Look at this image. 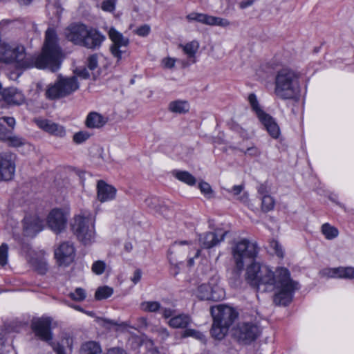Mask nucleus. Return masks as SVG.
<instances>
[{
  "label": "nucleus",
  "mask_w": 354,
  "mask_h": 354,
  "mask_svg": "<svg viewBox=\"0 0 354 354\" xmlns=\"http://www.w3.org/2000/svg\"><path fill=\"white\" fill-rule=\"evenodd\" d=\"M245 279L258 292L276 290L274 301L277 305L286 306L292 299L299 283L290 277V271L283 267L273 272L268 266L254 262L246 270Z\"/></svg>",
  "instance_id": "f257e3e1"
},
{
  "label": "nucleus",
  "mask_w": 354,
  "mask_h": 354,
  "mask_svg": "<svg viewBox=\"0 0 354 354\" xmlns=\"http://www.w3.org/2000/svg\"><path fill=\"white\" fill-rule=\"evenodd\" d=\"M12 50L11 53L13 62L20 68H49L52 71L59 68L61 50L57 44V34L53 28H49L46 31L45 41L41 55H28L24 46L18 44H12Z\"/></svg>",
  "instance_id": "f03ea898"
},
{
  "label": "nucleus",
  "mask_w": 354,
  "mask_h": 354,
  "mask_svg": "<svg viewBox=\"0 0 354 354\" xmlns=\"http://www.w3.org/2000/svg\"><path fill=\"white\" fill-rule=\"evenodd\" d=\"M274 92L281 100L299 101L301 96L299 74L288 68L278 71L274 78Z\"/></svg>",
  "instance_id": "7ed1b4c3"
},
{
  "label": "nucleus",
  "mask_w": 354,
  "mask_h": 354,
  "mask_svg": "<svg viewBox=\"0 0 354 354\" xmlns=\"http://www.w3.org/2000/svg\"><path fill=\"white\" fill-rule=\"evenodd\" d=\"M95 218L88 211H82L75 216L72 229L77 239L84 245L91 243L95 238Z\"/></svg>",
  "instance_id": "20e7f679"
},
{
  "label": "nucleus",
  "mask_w": 354,
  "mask_h": 354,
  "mask_svg": "<svg viewBox=\"0 0 354 354\" xmlns=\"http://www.w3.org/2000/svg\"><path fill=\"white\" fill-rule=\"evenodd\" d=\"M78 88L79 83L76 77H59L55 84L48 86L46 95L50 100L58 99L71 95Z\"/></svg>",
  "instance_id": "39448f33"
},
{
  "label": "nucleus",
  "mask_w": 354,
  "mask_h": 354,
  "mask_svg": "<svg viewBox=\"0 0 354 354\" xmlns=\"http://www.w3.org/2000/svg\"><path fill=\"white\" fill-rule=\"evenodd\" d=\"M258 253L257 245L255 243L243 239L237 242L232 248V256L236 268L239 271L243 269L245 260L254 259Z\"/></svg>",
  "instance_id": "423d86ee"
},
{
  "label": "nucleus",
  "mask_w": 354,
  "mask_h": 354,
  "mask_svg": "<svg viewBox=\"0 0 354 354\" xmlns=\"http://www.w3.org/2000/svg\"><path fill=\"white\" fill-rule=\"evenodd\" d=\"M21 254L26 258L28 263L40 274L47 271V262L44 251L35 252L28 244H24L21 248Z\"/></svg>",
  "instance_id": "0eeeda50"
},
{
  "label": "nucleus",
  "mask_w": 354,
  "mask_h": 354,
  "mask_svg": "<svg viewBox=\"0 0 354 354\" xmlns=\"http://www.w3.org/2000/svg\"><path fill=\"white\" fill-rule=\"evenodd\" d=\"M195 295L201 300L219 301L225 297V291L217 284V280L212 279L209 283L199 286Z\"/></svg>",
  "instance_id": "6e6552de"
},
{
  "label": "nucleus",
  "mask_w": 354,
  "mask_h": 354,
  "mask_svg": "<svg viewBox=\"0 0 354 354\" xmlns=\"http://www.w3.org/2000/svg\"><path fill=\"white\" fill-rule=\"evenodd\" d=\"M259 328L252 322H240L233 330V335L241 342L247 344L254 341L259 334Z\"/></svg>",
  "instance_id": "1a4fd4ad"
},
{
  "label": "nucleus",
  "mask_w": 354,
  "mask_h": 354,
  "mask_svg": "<svg viewBox=\"0 0 354 354\" xmlns=\"http://www.w3.org/2000/svg\"><path fill=\"white\" fill-rule=\"evenodd\" d=\"M54 255L59 266L67 267L75 260V247L70 241L62 242L55 249Z\"/></svg>",
  "instance_id": "9d476101"
},
{
  "label": "nucleus",
  "mask_w": 354,
  "mask_h": 354,
  "mask_svg": "<svg viewBox=\"0 0 354 354\" xmlns=\"http://www.w3.org/2000/svg\"><path fill=\"white\" fill-rule=\"evenodd\" d=\"M211 313L214 320L229 328L238 317V313L233 308L225 305L212 308Z\"/></svg>",
  "instance_id": "9b49d317"
},
{
  "label": "nucleus",
  "mask_w": 354,
  "mask_h": 354,
  "mask_svg": "<svg viewBox=\"0 0 354 354\" xmlns=\"http://www.w3.org/2000/svg\"><path fill=\"white\" fill-rule=\"evenodd\" d=\"M109 36L112 41V44L110 46L111 53L119 62L122 59V54L126 53V48L129 42V39L125 38L114 28H110Z\"/></svg>",
  "instance_id": "f8f14e48"
},
{
  "label": "nucleus",
  "mask_w": 354,
  "mask_h": 354,
  "mask_svg": "<svg viewBox=\"0 0 354 354\" xmlns=\"http://www.w3.org/2000/svg\"><path fill=\"white\" fill-rule=\"evenodd\" d=\"M15 156L10 153H0V182L13 178L15 173Z\"/></svg>",
  "instance_id": "ddd939ff"
},
{
  "label": "nucleus",
  "mask_w": 354,
  "mask_h": 354,
  "mask_svg": "<svg viewBox=\"0 0 354 354\" xmlns=\"http://www.w3.org/2000/svg\"><path fill=\"white\" fill-rule=\"evenodd\" d=\"M50 325L51 319L47 317L34 319L31 324V328L35 335L40 339L48 342L50 345L53 342Z\"/></svg>",
  "instance_id": "4468645a"
},
{
  "label": "nucleus",
  "mask_w": 354,
  "mask_h": 354,
  "mask_svg": "<svg viewBox=\"0 0 354 354\" xmlns=\"http://www.w3.org/2000/svg\"><path fill=\"white\" fill-rule=\"evenodd\" d=\"M67 216L62 209H53L47 216V225L55 233L63 231L67 223Z\"/></svg>",
  "instance_id": "2eb2a0df"
},
{
  "label": "nucleus",
  "mask_w": 354,
  "mask_h": 354,
  "mask_svg": "<svg viewBox=\"0 0 354 354\" xmlns=\"http://www.w3.org/2000/svg\"><path fill=\"white\" fill-rule=\"evenodd\" d=\"M228 231L216 230L215 232H209L199 235V243L203 249H210L224 241Z\"/></svg>",
  "instance_id": "dca6fc26"
},
{
  "label": "nucleus",
  "mask_w": 354,
  "mask_h": 354,
  "mask_svg": "<svg viewBox=\"0 0 354 354\" xmlns=\"http://www.w3.org/2000/svg\"><path fill=\"white\" fill-rule=\"evenodd\" d=\"M88 28L82 24H73L64 30L66 39L75 45L81 46Z\"/></svg>",
  "instance_id": "f3484780"
},
{
  "label": "nucleus",
  "mask_w": 354,
  "mask_h": 354,
  "mask_svg": "<svg viewBox=\"0 0 354 354\" xmlns=\"http://www.w3.org/2000/svg\"><path fill=\"white\" fill-rule=\"evenodd\" d=\"M38 127L45 132L58 138H64L66 131L64 126L47 119H38L35 120Z\"/></svg>",
  "instance_id": "a211bd4d"
},
{
  "label": "nucleus",
  "mask_w": 354,
  "mask_h": 354,
  "mask_svg": "<svg viewBox=\"0 0 354 354\" xmlns=\"http://www.w3.org/2000/svg\"><path fill=\"white\" fill-rule=\"evenodd\" d=\"M0 100H3L10 105L19 106L26 102V97L19 89L10 87L3 88L0 93Z\"/></svg>",
  "instance_id": "6ab92c4d"
},
{
  "label": "nucleus",
  "mask_w": 354,
  "mask_h": 354,
  "mask_svg": "<svg viewBox=\"0 0 354 354\" xmlns=\"http://www.w3.org/2000/svg\"><path fill=\"white\" fill-rule=\"evenodd\" d=\"M105 40V36L95 28H88L81 46L88 49L99 48Z\"/></svg>",
  "instance_id": "aec40b11"
},
{
  "label": "nucleus",
  "mask_w": 354,
  "mask_h": 354,
  "mask_svg": "<svg viewBox=\"0 0 354 354\" xmlns=\"http://www.w3.org/2000/svg\"><path fill=\"white\" fill-rule=\"evenodd\" d=\"M43 229V221L37 215H28L24 219V233L27 236H35Z\"/></svg>",
  "instance_id": "412c9836"
},
{
  "label": "nucleus",
  "mask_w": 354,
  "mask_h": 354,
  "mask_svg": "<svg viewBox=\"0 0 354 354\" xmlns=\"http://www.w3.org/2000/svg\"><path fill=\"white\" fill-rule=\"evenodd\" d=\"M117 189L105 181L100 180L97 183V198L101 203L109 202L115 199Z\"/></svg>",
  "instance_id": "4be33fe9"
},
{
  "label": "nucleus",
  "mask_w": 354,
  "mask_h": 354,
  "mask_svg": "<svg viewBox=\"0 0 354 354\" xmlns=\"http://www.w3.org/2000/svg\"><path fill=\"white\" fill-rule=\"evenodd\" d=\"M266 129L267 131L273 138L277 139L280 135V129L274 119L268 113H265L259 118Z\"/></svg>",
  "instance_id": "5701e85b"
},
{
  "label": "nucleus",
  "mask_w": 354,
  "mask_h": 354,
  "mask_svg": "<svg viewBox=\"0 0 354 354\" xmlns=\"http://www.w3.org/2000/svg\"><path fill=\"white\" fill-rule=\"evenodd\" d=\"M192 319L191 317L185 313H181L175 315L169 319L167 324L173 328H187V326L192 323Z\"/></svg>",
  "instance_id": "b1692460"
},
{
  "label": "nucleus",
  "mask_w": 354,
  "mask_h": 354,
  "mask_svg": "<svg viewBox=\"0 0 354 354\" xmlns=\"http://www.w3.org/2000/svg\"><path fill=\"white\" fill-rule=\"evenodd\" d=\"M190 105L188 101L184 100H176L168 104L167 109L175 114H185L189 112Z\"/></svg>",
  "instance_id": "393cba45"
},
{
  "label": "nucleus",
  "mask_w": 354,
  "mask_h": 354,
  "mask_svg": "<svg viewBox=\"0 0 354 354\" xmlns=\"http://www.w3.org/2000/svg\"><path fill=\"white\" fill-rule=\"evenodd\" d=\"M107 122V118L97 112L88 113L86 119V125L88 128H100Z\"/></svg>",
  "instance_id": "a878e982"
},
{
  "label": "nucleus",
  "mask_w": 354,
  "mask_h": 354,
  "mask_svg": "<svg viewBox=\"0 0 354 354\" xmlns=\"http://www.w3.org/2000/svg\"><path fill=\"white\" fill-rule=\"evenodd\" d=\"M171 174L178 180L188 185L192 186L196 183L195 177L187 171L173 170Z\"/></svg>",
  "instance_id": "bb28decb"
},
{
  "label": "nucleus",
  "mask_w": 354,
  "mask_h": 354,
  "mask_svg": "<svg viewBox=\"0 0 354 354\" xmlns=\"http://www.w3.org/2000/svg\"><path fill=\"white\" fill-rule=\"evenodd\" d=\"M229 330V328L213 319V324L210 330L212 336L216 339H222Z\"/></svg>",
  "instance_id": "cd10ccee"
},
{
  "label": "nucleus",
  "mask_w": 354,
  "mask_h": 354,
  "mask_svg": "<svg viewBox=\"0 0 354 354\" xmlns=\"http://www.w3.org/2000/svg\"><path fill=\"white\" fill-rule=\"evenodd\" d=\"M212 17L204 13L191 12L186 16V19L189 21H197L203 24L211 26Z\"/></svg>",
  "instance_id": "c85d7f7f"
},
{
  "label": "nucleus",
  "mask_w": 354,
  "mask_h": 354,
  "mask_svg": "<svg viewBox=\"0 0 354 354\" xmlns=\"http://www.w3.org/2000/svg\"><path fill=\"white\" fill-rule=\"evenodd\" d=\"M11 50H13L12 44L1 43L0 61L5 63H13V57H12Z\"/></svg>",
  "instance_id": "c756f323"
},
{
  "label": "nucleus",
  "mask_w": 354,
  "mask_h": 354,
  "mask_svg": "<svg viewBox=\"0 0 354 354\" xmlns=\"http://www.w3.org/2000/svg\"><path fill=\"white\" fill-rule=\"evenodd\" d=\"M100 345L94 341L85 342L82 345L80 354H101Z\"/></svg>",
  "instance_id": "7c9ffc66"
},
{
  "label": "nucleus",
  "mask_w": 354,
  "mask_h": 354,
  "mask_svg": "<svg viewBox=\"0 0 354 354\" xmlns=\"http://www.w3.org/2000/svg\"><path fill=\"white\" fill-rule=\"evenodd\" d=\"M140 309L144 312L156 313L161 308V304L156 301H145L140 304Z\"/></svg>",
  "instance_id": "2f4dec72"
},
{
  "label": "nucleus",
  "mask_w": 354,
  "mask_h": 354,
  "mask_svg": "<svg viewBox=\"0 0 354 354\" xmlns=\"http://www.w3.org/2000/svg\"><path fill=\"white\" fill-rule=\"evenodd\" d=\"M184 51V53L189 58H194L199 48V44L196 41H192L185 45H180Z\"/></svg>",
  "instance_id": "473e14b6"
},
{
  "label": "nucleus",
  "mask_w": 354,
  "mask_h": 354,
  "mask_svg": "<svg viewBox=\"0 0 354 354\" xmlns=\"http://www.w3.org/2000/svg\"><path fill=\"white\" fill-rule=\"evenodd\" d=\"M189 337L201 341V342H205V335L199 330L192 328H186L184 331L182 332V338H187Z\"/></svg>",
  "instance_id": "72a5a7b5"
},
{
  "label": "nucleus",
  "mask_w": 354,
  "mask_h": 354,
  "mask_svg": "<svg viewBox=\"0 0 354 354\" xmlns=\"http://www.w3.org/2000/svg\"><path fill=\"white\" fill-rule=\"evenodd\" d=\"M322 232L328 240H332L336 238L339 234L338 230L328 223L322 225Z\"/></svg>",
  "instance_id": "f704fd0d"
},
{
  "label": "nucleus",
  "mask_w": 354,
  "mask_h": 354,
  "mask_svg": "<svg viewBox=\"0 0 354 354\" xmlns=\"http://www.w3.org/2000/svg\"><path fill=\"white\" fill-rule=\"evenodd\" d=\"M248 102L252 109V110L255 112L258 118H261L266 113L261 109L259 106V102L257 100V96L254 93H250L248 97Z\"/></svg>",
  "instance_id": "c9c22d12"
},
{
  "label": "nucleus",
  "mask_w": 354,
  "mask_h": 354,
  "mask_svg": "<svg viewBox=\"0 0 354 354\" xmlns=\"http://www.w3.org/2000/svg\"><path fill=\"white\" fill-rule=\"evenodd\" d=\"M113 293L112 288L104 286L97 289L95 293V298L97 300H102L109 298Z\"/></svg>",
  "instance_id": "e433bc0d"
},
{
  "label": "nucleus",
  "mask_w": 354,
  "mask_h": 354,
  "mask_svg": "<svg viewBox=\"0 0 354 354\" xmlns=\"http://www.w3.org/2000/svg\"><path fill=\"white\" fill-rule=\"evenodd\" d=\"M8 145L12 147H19L24 145L26 143V140L18 136H13L12 133L10 134L8 140L5 141Z\"/></svg>",
  "instance_id": "4c0bfd02"
},
{
  "label": "nucleus",
  "mask_w": 354,
  "mask_h": 354,
  "mask_svg": "<svg viewBox=\"0 0 354 354\" xmlns=\"http://www.w3.org/2000/svg\"><path fill=\"white\" fill-rule=\"evenodd\" d=\"M100 321L103 326L109 328H111L113 326H119L122 328L131 327L127 322H118L116 321L106 318H102L100 319Z\"/></svg>",
  "instance_id": "58836bf2"
},
{
  "label": "nucleus",
  "mask_w": 354,
  "mask_h": 354,
  "mask_svg": "<svg viewBox=\"0 0 354 354\" xmlns=\"http://www.w3.org/2000/svg\"><path fill=\"white\" fill-rule=\"evenodd\" d=\"M261 208L263 212H269L274 208V201L270 195L262 196Z\"/></svg>",
  "instance_id": "ea45409f"
},
{
  "label": "nucleus",
  "mask_w": 354,
  "mask_h": 354,
  "mask_svg": "<svg viewBox=\"0 0 354 354\" xmlns=\"http://www.w3.org/2000/svg\"><path fill=\"white\" fill-rule=\"evenodd\" d=\"M68 296L75 301H82L86 297V291L82 288H77L73 292L69 293Z\"/></svg>",
  "instance_id": "a19ab883"
},
{
  "label": "nucleus",
  "mask_w": 354,
  "mask_h": 354,
  "mask_svg": "<svg viewBox=\"0 0 354 354\" xmlns=\"http://www.w3.org/2000/svg\"><path fill=\"white\" fill-rule=\"evenodd\" d=\"M339 278L354 279V268L339 267Z\"/></svg>",
  "instance_id": "79ce46f5"
},
{
  "label": "nucleus",
  "mask_w": 354,
  "mask_h": 354,
  "mask_svg": "<svg viewBox=\"0 0 354 354\" xmlns=\"http://www.w3.org/2000/svg\"><path fill=\"white\" fill-rule=\"evenodd\" d=\"M8 245L6 243H2L0 246V265L5 266L8 263Z\"/></svg>",
  "instance_id": "37998d69"
},
{
  "label": "nucleus",
  "mask_w": 354,
  "mask_h": 354,
  "mask_svg": "<svg viewBox=\"0 0 354 354\" xmlns=\"http://www.w3.org/2000/svg\"><path fill=\"white\" fill-rule=\"evenodd\" d=\"M105 268V262L100 260L95 261L91 266L92 272L97 275L102 274L104 272Z\"/></svg>",
  "instance_id": "c03bdc74"
},
{
  "label": "nucleus",
  "mask_w": 354,
  "mask_h": 354,
  "mask_svg": "<svg viewBox=\"0 0 354 354\" xmlns=\"http://www.w3.org/2000/svg\"><path fill=\"white\" fill-rule=\"evenodd\" d=\"M231 24L230 21L225 19L221 18L218 17H212V25L211 26H221L222 28H227L230 26Z\"/></svg>",
  "instance_id": "a18cd8bd"
},
{
  "label": "nucleus",
  "mask_w": 354,
  "mask_h": 354,
  "mask_svg": "<svg viewBox=\"0 0 354 354\" xmlns=\"http://www.w3.org/2000/svg\"><path fill=\"white\" fill-rule=\"evenodd\" d=\"M321 274L330 278H339V267L326 268L321 271Z\"/></svg>",
  "instance_id": "49530a36"
},
{
  "label": "nucleus",
  "mask_w": 354,
  "mask_h": 354,
  "mask_svg": "<svg viewBox=\"0 0 354 354\" xmlns=\"http://www.w3.org/2000/svg\"><path fill=\"white\" fill-rule=\"evenodd\" d=\"M153 332L156 333L161 339H167L170 334L167 328L163 326H157L153 329Z\"/></svg>",
  "instance_id": "de8ad7c7"
},
{
  "label": "nucleus",
  "mask_w": 354,
  "mask_h": 354,
  "mask_svg": "<svg viewBox=\"0 0 354 354\" xmlns=\"http://www.w3.org/2000/svg\"><path fill=\"white\" fill-rule=\"evenodd\" d=\"M90 137V134L86 131H80L73 136V141L77 144L82 143Z\"/></svg>",
  "instance_id": "09e8293b"
},
{
  "label": "nucleus",
  "mask_w": 354,
  "mask_h": 354,
  "mask_svg": "<svg viewBox=\"0 0 354 354\" xmlns=\"http://www.w3.org/2000/svg\"><path fill=\"white\" fill-rule=\"evenodd\" d=\"M98 66V57L96 54L90 55L87 59V67L90 71L96 69Z\"/></svg>",
  "instance_id": "8fccbe9b"
},
{
  "label": "nucleus",
  "mask_w": 354,
  "mask_h": 354,
  "mask_svg": "<svg viewBox=\"0 0 354 354\" xmlns=\"http://www.w3.org/2000/svg\"><path fill=\"white\" fill-rule=\"evenodd\" d=\"M201 192L207 198H211L212 194V189L209 183L206 182H201L198 185Z\"/></svg>",
  "instance_id": "3c124183"
},
{
  "label": "nucleus",
  "mask_w": 354,
  "mask_h": 354,
  "mask_svg": "<svg viewBox=\"0 0 354 354\" xmlns=\"http://www.w3.org/2000/svg\"><path fill=\"white\" fill-rule=\"evenodd\" d=\"M117 0H105L102 3V9L106 12H113L115 9Z\"/></svg>",
  "instance_id": "603ef678"
},
{
  "label": "nucleus",
  "mask_w": 354,
  "mask_h": 354,
  "mask_svg": "<svg viewBox=\"0 0 354 354\" xmlns=\"http://www.w3.org/2000/svg\"><path fill=\"white\" fill-rule=\"evenodd\" d=\"M270 246L272 249L274 250V252L277 257H283V249L277 241H275V240L271 241L270 242Z\"/></svg>",
  "instance_id": "864d4df0"
},
{
  "label": "nucleus",
  "mask_w": 354,
  "mask_h": 354,
  "mask_svg": "<svg viewBox=\"0 0 354 354\" xmlns=\"http://www.w3.org/2000/svg\"><path fill=\"white\" fill-rule=\"evenodd\" d=\"M245 155H248L251 157H259L261 152L259 148L255 146L248 147L245 151H243Z\"/></svg>",
  "instance_id": "5fc2aeb1"
},
{
  "label": "nucleus",
  "mask_w": 354,
  "mask_h": 354,
  "mask_svg": "<svg viewBox=\"0 0 354 354\" xmlns=\"http://www.w3.org/2000/svg\"><path fill=\"white\" fill-rule=\"evenodd\" d=\"M11 134V131L7 129L3 124L2 122H0V140L6 141L8 140V136Z\"/></svg>",
  "instance_id": "6e6d98bb"
},
{
  "label": "nucleus",
  "mask_w": 354,
  "mask_h": 354,
  "mask_svg": "<svg viewBox=\"0 0 354 354\" xmlns=\"http://www.w3.org/2000/svg\"><path fill=\"white\" fill-rule=\"evenodd\" d=\"M148 326V320L145 317H140L137 318L136 327H133L135 329H145Z\"/></svg>",
  "instance_id": "4d7b16f0"
},
{
  "label": "nucleus",
  "mask_w": 354,
  "mask_h": 354,
  "mask_svg": "<svg viewBox=\"0 0 354 354\" xmlns=\"http://www.w3.org/2000/svg\"><path fill=\"white\" fill-rule=\"evenodd\" d=\"M136 32L139 36L145 37L149 34L150 27L148 25H143L138 28Z\"/></svg>",
  "instance_id": "13d9d810"
},
{
  "label": "nucleus",
  "mask_w": 354,
  "mask_h": 354,
  "mask_svg": "<svg viewBox=\"0 0 354 354\" xmlns=\"http://www.w3.org/2000/svg\"><path fill=\"white\" fill-rule=\"evenodd\" d=\"M162 317L165 319L171 318L175 316V310L169 308H160Z\"/></svg>",
  "instance_id": "bf43d9fd"
},
{
  "label": "nucleus",
  "mask_w": 354,
  "mask_h": 354,
  "mask_svg": "<svg viewBox=\"0 0 354 354\" xmlns=\"http://www.w3.org/2000/svg\"><path fill=\"white\" fill-rule=\"evenodd\" d=\"M50 346L56 354H67L65 353L64 346L59 342H51Z\"/></svg>",
  "instance_id": "052dcab7"
},
{
  "label": "nucleus",
  "mask_w": 354,
  "mask_h": 354,
  "mask_svg": "<svg viewBox=\"0 0 354 354\" xmlns=\"http://www.w3.org/2000/svg\"><path fill=\"white\" fill-rule=\"evenodd\" d=\"M244 189L243 185H234L232 189H227L226 191L228 193L233 194L234 196L239 195Z\"/></svg>",
  "instance_id": "680f3d73"
},
{
  "label": "nucleus",
  "mask_w": 354,
  "mask_h": 354,
  "mask_svg": "<svg viewBox=\"0 0 354 354\" xmlns=\"http://www.w3.org/2000/svg\"><path fill=\"white\" fill-rule=\"evenodd\" d=\"M176 59L171 57H166L162 59V64L166 68H172L175 65Z\"/></svg>",
  "instance_id": "e2e57ef3"
},
{
  "label": "nucleus",
  "mask_w": 354,
  "mask_h": 354,
  "mask_svg": "<svg viewBox=\"0 0 354 354\" xmlns=\"http://www.w3.org/2000/svg\"><path fill=\"white\" fill-rule=\"evenodd\" d=\"M104 354H127V353L122 348L113 347L108 349Z\"/></svg>",
  "instance_id": "0e129e2a"
},
{
  "label": "nucleus",
  "mask_w": 354,
  "mask_h": 354,
  "mask_svg": "<svg viewBox=\"0 0 354 354\" xmlns=\"http://www.w3.org/2000/svg\"><path fill=\"white\" fill-rule=\"evenodd\" d=\"M6 122L8 127L14 128L15 125V119L13 117H2L0 118V122Z\"/></svg>",
  "instance_id": "69168bd1"
},
{
  "label": "nucleus",
  "mask_w": 354,
  "mask_h": 354,
  "mask_svg": "<svg viewBox=\"0 0 354 354\" xmlns=\"http://www.w3.org/2000/svg\"><path fill=\"white\" fill-rule=\"evenodd\" d=\"M258 193L262 196L268 195L269 189L266 183L261 184L257 187Z\"/></svg>",
  "instance_id": "338daca9"
},
{
  "label": "nucleus",
  "mask_w": 354,
  "mask_h": 354,
  "mask_svg": "<svg viewBox=\"0 0 354 354\" xmlns=\"http://www.w3.org/2000/svg\"><path fill=\"white\" fill-rule=\"evenodd\" d=\"M142 272L140 269L135 270L133 277L131 280L134 284H137L141 279Z\"/></svg>",
  "instance_id": "774afa93"
}]
</instances>
